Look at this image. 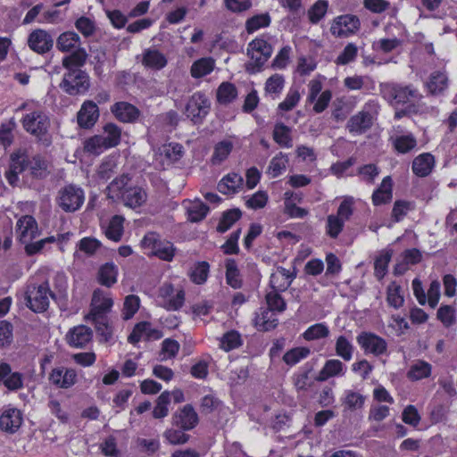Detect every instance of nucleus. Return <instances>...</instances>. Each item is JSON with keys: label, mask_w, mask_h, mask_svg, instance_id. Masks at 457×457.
<instances>
[{"label": "nucleus", "mask_w": 457, "mask_h": 457, "mask_svg": "<svg viewBox=\"0 0 457 457\" xmlns=\"http://www.w3.org/2000/svg\"><path fill=\"white\" fill-rule=\"evenodd\" d=\"M356 341L366 354L379 356L386 353L387 343L381 337L372 333L363 331L360 333Z\"/></svg>", "instance_id": "obj_9"}, {"label": "nucleus", "mask_w": 457, "mask_h": 457, "mask_svg": "<svg viewBox=\"0 0 457 457\" xmlns=\"http://www.w3.org/2000/svg\"><path fill=\"white\" fill-rule=\"evenodd\" d=\"M198 415L191 404H186L172 416L173 425L183 430H190L198 424Z\"/></svg>", "instance_id": "obj_16"}, {"label": "nucleus", "mask_w": 457, "mask_h": 457, "mask_svg": "<svg viewBox=\"0 0 457 457\" xmlns=\"http://www.w3.org/2000/svg\"><path fill=\"white\" fill-rule=\"evenodd\" d=\"M290 129L283 123L277 124L273 130V138L279 145L290 148L292 147V138Z\"/></svg>", "instance_id": "obj_48"}, {"label": "nucleus", "mask_w": 457, "mask_h": 457, "mask_svg": "<svg viewBox=\"0 0 457 457\" xmlns=\"http://www.w3.org/2000/svg\"><path fill=\"white\" fill-rule=\"evenodd\" d=\"M85 202V192L78 185L68 184L61 187L55 197L56 205L64 212H75Z\"/></svg>", "instance_id": "obj_2"}, {"label": "nucleus", "mask_w": 457, "mask_h": 457, "mask_svg": "<svg viewBox=\"0 0 457 457\" xmlns=\"http://www.w3.org/2000/svg\"><path fill=\"white\" fill-rule=\"evenodd\" d=\"M168 63L166 56L153 48L145 49L142 54V64L148 69L160 71Z\"/></svg>", "instance_id": "obj_23"}, {"label": "nucleus", "mask_w": 457, "mask_h": 457, "mask_svg": "<svg viewBox=\"0 0 457 457\" xmlns=\"http://www.w3.org/2000/svg\"><path fill=\"white\" fill-rule=\"evenodd\" d=\"M287 162L286 155L279 154L271 159L268 172L272 178H277L286 170Z\"/></svg>", "instance_id": "obj_63"}, {"label": "nucleus", "mask_w": 457, "mask_h": 457, "mask_svg": "<svg viewBox=\"0 0 457 457\" xmlns=\"http://www.w3.org/2000/svg\"><path fill=\"white\" fill-rule=\"evenodd\" d=\"M392 253L390 251H384L375 260L374 263V274L375 277L380 280L382 279L387 272L388 263L391 261Z\"/></svg>", "instance_id": "obj_51"}, {"label": "nucleus", "mask_w": 457, "mask_h": 457, "mask_svg": "<svg viewBox=\"0 0 457 457\" xmlns=\"http://www.w3.org/2000/svg\"><path fill=\"white\" fill-rule=\"evenodd\" d=\"M435 166V158L429 153H424L414 158L412 162V171L418 177L428 176Z\"/></svg>", "instance_id": "obj_24"}, {"label": "nucleus", "mask_w": 457, "mask_h": 457, "mask_svg": "<svg viewBox=\"0 0 457 457\" xmlns=\"http://www.w3.org/2000/svg\"><path fill=\"white\" fill-rule=\"evenodd\" d=\"M83 148L86 153L95 155H98L108 149L99 135L87 138L83 143Z\"/></svg>", "instance_id": "obj_49"}, {"label": "nucleus", "mask_w": 457, "mask_h": 457, "mask_svg": "<svg viewBox=\"0 0 457 457\" xmlns=\"http://www.w3.org/2000/svg\"><path fill=\"white\" fill-rule=\"evenodd\" d=\"M87 318L94 322L97 333L104 337V341H108L111 338L112 330L105 316H87Z\"/></svg>", "instance_id": "obj_59"}, {"label": "nucleus", "mask_w": 457, "mask_h": 457, "mask_svg": "<svg viewBox=\"0 0 457 457\" xmlns=\"http://www.w3.org/2000/svg\"><path fill=\"white\" fill-rule=\"evenodd\" d=\"M448 87V78L445 72L435 71L431 73L428 82V88L432 95L443 93Z\"/></svg>", "instance_id": "obj_35"}, {"label": "nucleus", "mask_w": 457, "mask_h": 457, "mask_svg": "<svg viewBox=\"0 0 457 457\" xmlns=\"http://www.w3.org/2000/svg\"><path fill=\"white\" fill-rule=\"evenodd\" d=\"M29 162L30 173L33 177L44 179L48 175L47 163L40 155L34 156Z\"/></svg>", "instance_id": "obj_52"}, {"label": "nucleus", "mask_w": 457, "mask_h": 457, "mask_svg": "<svg viewBox=\"0 0 457 457\" xmlns=\"http://www.w3.org/2000/svg\"><path fill=\"white\" fill-rule=\"evenodd\" d=\"M10 169L14 172H22L29 164V155L25 149H18L10 156Z\"/></svg>", "instance_id": "obj_44"}, {"label": "nucleus", "mask_w": 457, "mask_h": 457, "mask_svg": "<svg viewBox=\"0 0 457 457\" xmlns=\"http://www.w3.org/2000/svg\"><path fill=\"white\" fill-rule=\"evenodd\" d=\"M243 185V178L237 173L226 175L219 183L218 190L221 194H234Z\"/></svg>", "instance_id": "obj_30"}, {"label": "nucleus", "mask_w": 457, "mask_h": 457, "mask_svg": "<svg viewBox=\"0 0 457 457\" xmlns=\"http://www.w3.org/2000/svg\"><path fill=\"white\" fill-rule=\"evenodd\" d=\"M372 126V116L370 112L361 111L352 116L347 121L346 128L351 133L361 134Z\"/></svg>", "instance_id": "obj_22"}, {"label": "nucleus", "mask_w": 457, "mask_h": 457, "mask_svg": "<svg viewBox=\"0 0 457 457\" xmlns=\"http://www.w3.org/2000/svg\"><path fill=\"white\" fill-rule=\"evenodd\" d=\"M140 300L137 295H129L125 297L122 316L125 320L131 319L138 311Z\"/></svg>", "instance_id": "obj_61"}, {"label": "nucleus", "mask_w": 457, "mask_h": 457, "mask_svg": "<svg viewBox=\"0 0 457 457\" xmlns=\"http://www.w3.org/2000/svg\"><path fill=\"white\" fill-rule=\"evenodd\" d=\"M125 206L135 209L142 206L147 200L146 191L139 186H130L120 199Z\"/></svg>", "instance_id": "obj_19"}, {"label": "nucleus", "mask_w": 457, "mask_h": 457, "mask_svg": "<svg viewBox=\"0 0 457 457\" xmlns=\"http://www.w3.org/2000/svg\"><path fill=\"white\" fill-rule=\"evenodd\" d=\"M59 87L70 96L83 95L90 87L89 76L81 69L67 70Z\"/></svg>", "instance_id": "obj_3"}, {"label": "nucleus", "mask_w": 457, "mask_h": 457, "mask_svg": "<svg viewBox=\"0 0 457 457\" xmlns=\"http://www.w3.org/2000/svg\"><path fill=\"white\" fill-rule=\"evenodd\" d=\"M118 269L112 262H107L98 270V280L101 285L112 287L117 281Z\"/></svg>", "instance_id": "obj_36"}, {"label": "nucleus", "mask_w": 457, "mask_h": 457, "mask_svg": "<svg viewBox=\"0 0 457 457\" xmlns=\"http://www.w3.org/2000/svg\"><path fill=\"white\" fill-rule=\"evenodd\" d=\"M170 403V394L169 391L162 392L155 401V406L153 410L154 419H163L169 414V404Z\"/></svg>", "instance_id": "obj_43"}, {"label": "nucleus", "mask_w": 457, "mask_h": 457, "mask_svg": "<svg viewBox=\"0 0 457 457\" xmlns=\"http://www.w3.org/2000/svg\"><path fill=\"white\" fill-rule=\"evenodd\" d=\"M295 275L283 267H278L276 271L270 275V285L272 291L284 292L293 282Z\"/></svg>", "instance_id": "obj_20"}, {"label": "nucleus", "mask_w": 457, "mask_h": 457, "mask_svg": "<svg viewBox=\"0 0 457 457\" xmlns=\"http://www.w3.org/2000/svg\"><path fill=\"white\" fill-rule=\"evenodd\" d=\"M311 351L307 347H295L287 351L284 356L283 361L290 366H293L299 362L301 360L306 358L310 354Z\"/></svg>", "instance_id": "obj_58"}, {"label": "nucleus", "mask_w": 457, "mask_h": 457, "mask_svg": "<svg viewBox=\"0 0 457 457\" xmlns=\"http://www.w3.org/2000/svg\"><path fill=\"white\" fill-rule=\"evenodd\" d=\"M365 400L366 397L361 394L353 390H347L343 399V405L350 411H355L363 407Z\"/></svg>", "instance_id": "obj_47"}, {"label": "nucleus", "mask_w": 457, "mask_h": 457, "mask_svg": "<svg viewBox=\"0 0 457 457\" xmlns=\"http://www.w3.org/2000/svg\"><path fill=\"white\" fill-rule=\"evenodd\" d=\"M345 365L337 359L328 360L319 375L316 378L317 381H326L332 377L344 375Z\"/></svg>", "instance_id": "obj_27"}, {"label": "nucleus", "mask_w": 457, "mask_h": 457, "mask_svg": "<svg viewBox=\"0 0 457 457\" xmlns=\"http://www.w3.org/2000/svg\"><path fill=\"white\" fill-rule=\"evenodd\" d=\"M48 379L55 386L67 389L77 382V372L73 369L58 367L52 370Z\"/></svg>", "instance_id": "obj_13"}, {"label": "nucleus", "mask_w": 457, "mask_h": 457, "mask_svg": "<svg viewBox=\"0 0 457 457\" xmlns=\"http://www.w3.org/2000/svg\"><path fill=\"white\" fill-rule=\"evenodd\" d=\"M113 304L110 297L104 296L102 292L96 290L92 297V309L87 316H104V313L109 312Z\"/></svg>", "instance_id": "obj_26"}, {"label": "nucleus", "mask_w": 457, "mask_h": 457, "mask_svg": "<svg viewBox=\"0 0 457 457\" xmlns=\"http://www.w3.org/2000/svg\"><path fill=\"white\" fill-rule=\"evenodd\" d=\"M16 233L22 244H27L38 236L37 223L34 217L24 215L20 218L16 225Z\"/></svg>", "instance_id": "obj_12"}, {"label": "nucleus", "mask_w": 457, "mask_h": 457, "mask_svg": "<svg viewBox=\"0 0 457 457\" xmlns=\"http://www.w3.org/2000/svg\"><path fill=\"white\" fill-rule=\"evenodd\" d=\"M266 303L268 304V309L272 312H282L287 308V303L283 297L280 295L279 292L270 291L266 295Z\"/></svg>", "instance_id": "obj_62"}, {"label": "nucleus", "mask_w": 457, "mask_h": 457, "mask_svg": "<svg viewBox=\"0 0 457 457\" xmlns=\"http://www.w3.org/2000/svg\"><path fill=\"white\" fill-rule=\"evenodd\" d=\"M22 126L27 132L41 138L48 131L50 120L44 112L34 111L23 117Z\"/></svg>", "instance_id": "obj_6"}, {"label": "nucleus", "mask_w": 457, "mask_h": 457, "mask_svg": "<svg viewBox=\"0 0 457 457\" xmlns=\"http://www.w3.org/2000/svg\"><path fill=\"white\" fill-rule=\"evenodd\" d=\"M432 366L428 362L418 360L411 364L407 372V377L412 381L428 378L431 375Z\"/></svg>", "instance_id": "obj_33"}, {"label": "nucleus", "mask_w": 457, "mask_h": 457, "mask_svg": "<svg viewBox=\"0 0 457 457\" xmlns=\"http://www.w3.org/2000/svg\"><path fill=\"white\" fill-rule=\"evenodd\" d=\"M360 20L356 15L345 14L334 19L330 32L337 37H347L360 29Z\"/></svg>", "instance_id": "obj_8"}, {"label": "nucleus", "mask_w": 457, "mask_h": 457, "mask_svg": "<svg viewBox=\"0 0 457 457\" xmlns=\"http://www.w3.org/2000/svg\"><path fill=\"white\" fill-rule=\"evenodd\" d=\"M210 110V101L206 96L201 92L195 93L188 100L186 105V115L194 123H200L208 114Z\"/></svg>", "instance_id": "obj_7"}, {"label": "nucleus", "mask_w": 457, "mask_h": 457, "mask_svg": "<svg viewBox=\"0 0 457 457\" xmlns=\"http://www.w3.org/2000/svg\"><path fill=\"white\" fill-rule=\"evenodd\" d=\"M386 295V301L390 306L397 309L403 305L404 299L402 295V288L396 282H391L388 285Z\"/></svg>", "instance_id": "obj_46"}, {"label": "nucleus", "mask_w": 457, "mask_h": 457, "mask_svg": "<svg viewBox=\"0 0 457 457\" xmlns=\"http://www.w3.org/2000/svg\"><path fill=\"white\" fill-rule=\"evenodd\" d=\"M380 93L392 106L419 104L423 96L412 84L387 82L379 85Z\"/></svg>", "instance_id": "obj_1"}, {"label": "nucleus", "mask_w": 457, "mask_h": 457, "mask_svg": "<svg viewBox=\"0 0 457 457\" xmlns=\"http://www.w3.org/2000/svg\"><path fill=\"white\" fill-rule=\"evenodd\" d=\"M247 54L250 56V62L246 64L247 71L251 73L258 72L270 57L261 54L251 48H247Z\"/></svg>", "instance_id": "obj_55"}, {"label": "nucleus", "mask_w": 457, "mask_h": 457, "mask_svg": "<svg viewBox=\"0 0 457 457\" xmlns=\"http://www.w3.org/2000/svg\"><path fill=\"white\" fill-rule=\"evenodd\" d=\"M130 178L127 174H122L115 178L107 187L108 198L112 200H120L123 193L131 185H129Z\"/></svg>", "instance_id": "obj_25"}, {"label": "nucleus", "mask_w": 457, "mask_h": 457, "mask_svg": "<svg viewBox=\"0 0 457 457\" xmlns=\"http://www.w3.org/2000/svg\"><path fill=\"white\" fill-rule=\"evenodd\" d=\"M174 287L171 284L165 283L159 288L158 296L162 300L160 303L168 311H177L182 307L185 302V292L183 289L177 291L173 296Z\"/></svg>", "instance_id": "obj_10"}, {"label": "nucleus", "mask_w": 457, "mask_h": 457, "mask_svg": "<svg viewBox=\"0 0 457 457\" xmlns=\"http://www.w3.org/2000/svg\"><path fill=\"white\" fill-rule=\"evenodd\" d=\"M393 181L390 176L383 179L379 187L372 194V202L375 205L386 204L392 200Z\"/></svg>", "instance_id": "obj_28"}, {"label": "nucleus", "mask_w": 457, "mask_h": 457, "mask_svg": "<svg viewBox=\"0 0 457 457\" xmlns=\"http://www.w3.org/2000/svg\"><path fill=\"white\" fill-rule=\"evenodd\" d=\"M100 116L97 104L91 100L85 101L77 113L79 128L89 129L95 126Z\"/></svg>", "instance_id": "obj_11"}, {"label": "nucleus", "mask_w": 457, "mask_h": 457, "mask_svg": "<svg viewBox=\"0 0 457 457\" xmlns=\"http://www.w3.org/2000/svg\"><path fill=\"white\" fill-rule=\"evenodd\" d=\"M255 325L260 330L269 331L277 327L278 320L274 317L271 310L266 309L257 315L255 318Z\"/></svg>", "instance_id": "obj_41"}, {"label": "nucleus", "mask_w": 457, "mask_h": 457, "mask_svg": "<svg viewBox=\"0 0 457 457\" xmlns=\"http://www.w3.org/2000/svg\"><path fill=\"white\" fill-rule=\"evenodd\" d=\"M142 245L145 248L151 250V254L166 262H170L175 255V247L170 241L161 240L160 237L155 233L146 234Z\"/></svg>", "instance_id": "obj_5"}, {"label": "nucleus", "mask_w": 457, "mask_h": 457, "mask_svg": "<svg viewBox=\"0 0 457 457\" xmlns=\"http://www.w3.org/2000/svg\"><path fill=\"white\" fill-rule=\"evenodd\" d=\"M21 413L17 409H9L0 416V429L13 434L21 426Z\"/></svg>", "instance_id": "obj_21"}, {"label": "nucleus", "mask_w": 457, "mask_h": 457, "mask_svg": "<svg viewBox=\"0 0 457 457\" xmlns=\"http://www.w3.org/2000/svg\"><path fill=\"white\" fill-rule=\"evenodd\" d=\"M54 296L47 282L29 285L25 292L26 305L34 312H43L48 308L50 298Z\"/></svg>", "instance_id": "obj_4"}, {"label": "nucleus", "mask_w": 457, "mask_h": 457, "mask_svg": "<svg viewBox=\"0 0 457 457\" xmlns=\"http://www.w3.org/2000/svg\"><path fill=\"white\" fill-rule=\"evenodd\" d=\"M353 350V344L345 336H339L337 338L335 345L336 354L344 361H349L352 360Z\"/></svg>", "instance_id": "obj_42"}, {"label": "nucleus", "mask_w": 457, "mask_h": 457, "mask_svg": "<svg viewBox=\"0 0 457 457\" xmlns=\"http://www.w3.org/2000/svg\"><path fill=\"white\" fill-rule=\"evenodd\" d=\"M358 54V47L353 43H348L342 53L337 57L336 63L337 65H346L353 62Z\"/></svg>", "instance_id": "obj_64"}, {"label": "nucleus", "mask_w": 457, "mask_h": 457, "mask_svg": "<svg viewBox=\"0 0 457 457\" xmlns=\"http://www.w3.org/2000/svg\"><path fill=\"white\" fill-rule=\"evenodd\" d=\"M123 218L120 216H114L107 227L105 230V235L109 239H112L115 242L120 240L122 233H123Z\"/></svg>", "instance_id": "obj_50"}, {"label": "nucleus", "mask_w": 457, "mask_h": 457, "mask_svg": "<svg viewBox=\"0 0 457 457\" xmlns=\"http://www.w3.org/2000/svg\"><path fill=\"white\" fill-rule=\"evenodd\" d=\"M71 52L72 53L70 55H67L62 59V66L66 70L80 69V67L86 63L87 59L86 50L82 47H78Z\"/></svg>", "instance_id": "obj_31"}, {"label": "nucleus", "mask_w": 457, "mask_h": 457, "mask_svg": "<svg viewBox=\"0 0 457 457\" xmlns=\"http://www.w3.org/2000/svg\"><path fill=\"white\" fill-rule=\"evenodd\" d=\"M225 267L227 283L233 288H240L242 287V279L236 261L234 259H227Z\"/></svg>", "instance_id": "obj_40"}, {"label": "nucleus", "mask_w": 457, "mask_h": 457, "mask_svg": "<svg viewBox=\"0 0 457 457\" xmlns=\"http://www.w3.org/2000/svg\"><path fill=\"white\" fill-rule=\"evenodd\" d=\"M80 37L75 32L67 31L61 34L56 41V47L62 52H71L79 47Z\"/></svg>", "instance_id": "obj_32"}, {"label": "nucleus", "mask_w": 457, "mask_h": 457, "mask_svg": "<svg viewBox=\"0 0 457 457\" xmlns=\"http://www.w3.org/2000/svg\"><path fill=\"white\" fill-rule=\"evenodd\" d=\"M233 148V144L230 141H221L214 147V152L212 157V162L214 164H220L229 155Z\"/></svg>", "instance_id": "obj_56"}, {"label": "nucleus", "mask_w": 457, "mask_h": 457, "mask_svg": "<svg viewBox=\"0 0 457 457\" xmlns=\"http://www.w3.org/2000/svg\"><path fill=\"white\" fill-rule=\"evenodd\" d=\"M240 217L241 212L239 209H232L224 212L218 224L217 230L220 233L226 232Z\"/></svg>", "instance_id": "obj_54"}, {"label": "nucleus", "mask_w": 457, "mask_h": 457, "mask_svg": "<svg viewBox=\"0 0 457 457\" xmlns=\"http://www.w3.org/2000/svg\"><path fill=\"white\" fill-rule=\"evenodd\" d=\"M111 112L114 117L124 123H133L140 116L141 112L137 107L128 102H117L111 106Z\"/></svg>", "instance_id": "obj_15"}, {"label": "nucleus", "mask_w": 457, "mask_h": 457, "mask_svg": "<svg viewBox=\"0 0 457 457\" xmlns=\"http://www.w3.org/2000/svg\"><path fill=\"white\" fill-rule=\"evenodd\" d=\"M91 338L92 330L84 325L72 328L66 335L67 343L74 348L85 347Z\"/></svg>", "instance_id": "obj_18"}, {"label": "nucleus", "mask_w": 457, "mask_h": 457, "mask_svg": "<svg viewBox=\"0 0 457 457\" xmlns=\"http://www.w3.org/2000/svg\"><path fill=\"white\" fill-rule=\"evenodd\" d=\"M28 45L31 50L42 54L51 50L54 40L47 31L38 29L29 34Z\"/></svg>", "instance_id": "obj_14"}, {"label": "nucleus", "mask_w": 457, "mask_h": 457, "mask_svg": "<svg viewBox=\"0 0 457 457\" xmlns=\"http://www.w3.org/2000/svg\"><path fill=\"white\" fill-rule=\"evenodd\" d=\"M237 96V90L234 84L222 82L217 89V101L221 104L233 102Z\"/></svg>", "instance_id": "obj_38"}, {"label": "nucleus", "mask_w": 457, "mask_h": 457, "mask_svg": "<svg viewBox=\"0 0 457 457\" xmlns=\"http://www.w3.org/2000/svg\"><path fill=\"white\" fill-rule=\"evenodd\" d=\"M241 345V336L235 330L227 332L220 339V347L226 352L237 348Z\"/></svg>", "instance_id": "obj_60"}, {"label": "nucleus", "mask_w": 457, "mask_h": 457, "mask_svg": "<svg viewBox=\"0 0 457 457\" xmlns=\"http://www.w3.org/2000/svg\"><path fill=\"white\" fill-rule=\"evenodd\" d=\"M345 221L340 220L337 216L330 214L327 218L326 234L331 238H337L343 231Z\"/></svg>", "instance_id": "obj_57"}, {"label": "nucleus", "mask_w": 457, "mask_h": 457, "mask_svg": "<svg viewBox=\"0 0 457 457\" xmlns=\"http://www.w3.org/2000/svg\"><path fill=\"white\" fill-rule=\"evenodd\" d=\"M395 150L399 154H407L417 145V140L412 134L395 137L393 139Z\"/></svg>", "instance_id": "obj_39"}, {"label": "nucleus", "mask_w": 457, "mask_h": 457, "mask_svg": "<svg viewBox=\"0 0 457 457\" xmlns=\"http://www.w3.org/2000/svg\"><path fill=\"white\" fill-rule=\"evenodd\" d=\"M0 384L11 390L17 391L23 387V375L20 372H12L7 362H0Z\"/></svg>", "instance_id": "obj_17"}, {"label": "nucleus", "mask_w": 457, "mask_h": 457, "mask_svg": "<svg viewBox=\"0 0 457 457\" xmlns=\"http://www.w3.org/2000/svg\"><path fill=\"white\" fill-rule=\"evenodd\" d=\"M329 336V329L324 323H316L309 327L303 334L306 341L319 340Z\"/></svg>", "instance_id": "obj_45"}, {"label": "nucleus", "mask_w": 457, "mask_h": 457, "mask_svg": "<svg viewBox=\"0 0 457 457\" xmlns=\"http://www.w3.org/2000/svg\"><path fill=\"white\" fill-rule=\"evenodd\" d=\"M214 69V60L212 58H201L195 61L191 66V75L193 78H202L210 74Z\"/></svg>", "instance_id": "obj_37"}, {"label": "nucleus", "mask_w": 457, "mask_h": 457, "mask_svg": "<svg viewBox=\"0 0 457 457\" xmlns=\"http://www.w3.org/2000/svg\"><path fill=\"white\" fill-rule=\"evenodd\" d=\"M107 148L117 146L121 139V129L115 123L108 122L103 127V132L99 135Z\"/></svg>", "instance_id": "obj_29"}, {"label": "nucleus", "mask_w": 457, "mask_h": 457, "mask_svg": "<svg viewBox=\"0 0 457 457\" xmlns=\"http://www.w3.org/2000/svg\"><path fill=\"white\" fill-rule=\"evenodd\" d=\"M270 23L269 13H261L249 18L245 22V29L248 33H253L259 29L266 28Z\"/></svg>", "instance_id": "obj_53"}, {"label": "nucleus", "mask_w": 457, "mask_h": 457, "mask_svg": "<svg viewBox=\"0 0 457 457\" xmlns=\"http://www.w3.org/2000/svg\"><path fill=\"white\" fill-rule=\"evenodd\" d=\"M187 219L191 222H199L205 218L209 212V207L202 201L196 199L188 202L187 205Z\"/></svg>", "instance_id": "obj_34"}]
</instances>
